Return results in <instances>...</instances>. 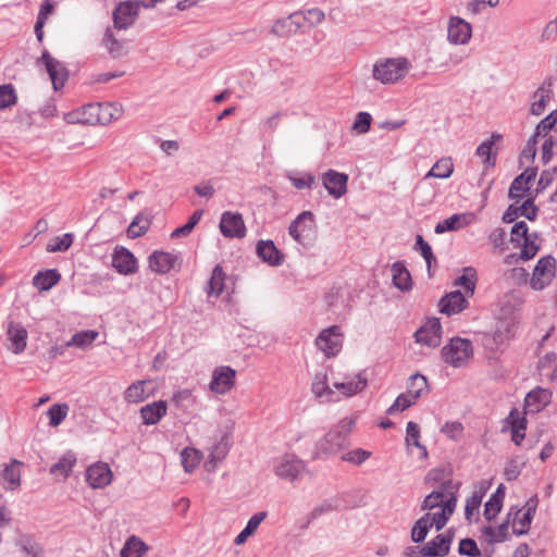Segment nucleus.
Wrapping results in <instances>:
<instances>
[{
  "label": "nucleus",
  "instance_id": "obj_1",
  "mask_svg": "<svg viewBox=\"0 0 557 557\" xmlns=\"http://www.w3.org/2000/svg\"><path fill=\"white\" fill-rule=\"evenodd\" d=\"M410 69V61L404 57L380 59L373 65L372 76L384 85H391L403 79Z\"/></svg>",
  "mask_w": 557,
  "mask_h": 557
},
{
  "label": "nucleus",
  "instance_id": "obj_2",
  "mask_svg": "<svg viewBox=\"0 0 557 557\" xmlns=\"http://www.w3.org/2000/svg\"><path fill=\"white\" fill-rule=\"evenodd\" d=\"M442 357L454 368L465 367L473 356L472 343L467 338L454 337L442 348Z\"/></svg>",
  "mask_w": 557,
  "mask_h": 557
},
{
  "label": "nucleus",
  "instance_id": "obj_3",
  "mask_svg": "<svg viewBox=\"0 0 557 557\" xmlns=\"http://www.w3.org/2000/svg\"><path fill=\"white\" fill-rule=\"evenodd\" d=\"M306 470L305 461L295 455H283L273 461L275 475L288 482L300 480Z\"/></svg>",
  "mask_w": 557,
  "mask_h": 557
},
{
  "label": "nucleus",
  "instance_id": "obj_4",
  "mask_svg": "<svg viewBox=\"0 0 557 557\" xmlns=\"http://www.w3.org/2000/svg\"><path fill=\"white\" fill-rule=\"evenodd\" d=\"M346 444L347 440L344 437V432L339 433L332 429L317 442L312 457L314 459L327 458L343 449Z\"/></svg>",
  "mask_w": 557,
  "mask_h": 557
},
{
  "label": "nucleus",
  "instance_id": "obj_5",
  "mask_svg": "<svg viewBox=\"0 0 557 557\" xmlns=\"http://www.w3.org/2000/svg\"><path fill=\"white\" fill-rule=\"evenodd\" d=\"M556 260L550 255L542 257L534 270L530 281L531 287L541 290L549 285L555 277Z\"/></svg>",
  "mask_w": 557,
  "mask_h": 557
},
{
  "label": "nucleus",
  "instance_id": "obj_6",
  "mask_svg": "<svg viewBox=\"0 0 557 557\" xmlns=\"http://www.w3.org/2000/svg\"><path fill=\"white\" fill-rule=\"evenodd\" d=\"M36 64L45 65L54 90H59L64 86L69 77V72L65 66L59 60L53 58L47 50L42 52Z\"/></svg>",
  "mask_w": 557,
  "mask_h": 557
},
{
  "label": "nucleus",
  "instance_id": "obj_7",
  "mask_svg": "<svg viewBox=\"0 0 557 557\" xmlns=\"http://www.w3.org/2000/svg\"><path fill=\"white\" fill-rule=\"evenodd\" d=\"M315 345L327 357L336 356L343 346V334L337 325L323 330L315 339Z\"/></svg>",
  "mask_w": 557,
  "mask_h": 557
},
{
  "label": "nucleus",
  "instance_id": "obj_8",
  "mask_svg": "<svg viewBox=\"0 0 557 557\" xmlns=\"http://www.w3.org/2000/svg\"><path fill=\"white\" fill-rule=\"evenodd\" d=\"M236 380V371L228 366H221L213 370L210 382V391L214 394L223 395L230 392Z\"/></svg>",
  "mask_w": 557,
  "mask_h": 557
},
{
  "label": "nucleus",
  "instance_id": "obj_9",
  "mask_svg": "<svg viewBox=\"0 0 557 557\" xmlns=\"http://www.w3.org/2000/svg\"><path fill=\"white\" fill-rule=\"evenodd\" d=\"M220 231L228 238L245 237L246 226L243 215L238 212L225 211L221 216Z\"/></svg>",
  "mask_w": 557,
  "mask_h": 557
},
{
  "label": "nucleus",
  "instance_id": "obj_10",
  "mask_svg": "<svg viewBox=\"0 0 557 557\" xmlns=\"http://www.w3.org/2000/svg\"><path fill=\"white\" fill-rule=\"evenodd\" d=\"M314 228V215L311 211H302L289 225V235L298 243L302 244L304 240L310 235Z\"/></svg>",
  "mask_w": 557,
  "mask_h": 557
},
{
  "label": "nucleus",
  "instance_id": "obj_11",
  "mask_svg": "<svg viewBox=\"0 0 557 557\" xmlns=\"http://www.w3.org/2000/svg\"><path fill=\"white\" fill-rule=\"evenodd\" d=\"M148 262L150 269L158 274H166L177 265H181V259L177 253L159 250L150 255Z\"/></svg>",
  "mask_w": 557,
  "mask_h": 557
},
{
  "label": "nucleus",
  "instance_id": "obj_12",
  "mask_svg": "<svg viewBox=\"0 0 557 557\" xmlns=\"http://www.w3.org/2000/svg\"><path fill=\"white\" fill-rule=\"evenodd\" d=\"M322 183L329 195L338 199L347 193L348 175L335 170H327L322 175Z\"/></svg>",
  "mask_w": 557,
  "mask_h": 557
},
{
  "label": "nucleus",
  "instance_id": "obj_13",
  "mask_svg": "<svg viewBox=\"0 0 557 557\" xmlns=\"http://www.w3.org/2000/svg\"><path fill=\"white\" fill-rule=\"evenodd\" d=\"M111 468L106 462H96L86 470V481L92 488H103L112 481Z\"/></svg>",
  "mask_w": 557,
  "mask_h": 557
},
{
  "label": "nucleus",
  "instance_id": "obj_14",
  "mask_svg": "<svg viewBox=\"0 0 557 557\" xmlns=\"http://www.w3.org/2000/svg\"><path fill=\"white\" fill-rule=\"evenodd\" d=\"M442 325L440 319L431 318L416 333V341L429 347H437L441 344Z\"/></svg>",
  "mask_w": 557,
  "mask_h": 557
},
{
  "label": "nucleus",
  "instance_id": "obj_15",
  "mask_svg": "<svg viewBox=\"0 0 557 557\" xmlns=\"http://www.w3.org/2000/svg\"><path fill=\"white\" fill-rule=\"evenodd\" d=\"M139 3L138 2H122L113 12L114 27L117 29H126L134 24L138 14Z\"/></svg>",
  "mask_w": 557,
  "mask_h": 557
},
{
  "label": "nucleus",
  "instance_id": "obj_16",
  "mask_svg": "<svg viewBox=\"0 0 557 557\" xmlns=\"http://www.w3.org/2000/svg\"><path fill=\"white\" fill-rule=\"evenodd\" d=\"M472 35L470 23L458 16H453L448 23V40L455 45L467 44Z\"/></svg>",
  "mask_w": 557,
  "mask_h": 557
},
{
  "label": "nucleus",
  "instance_id": "obj_17",
  "mask_svg": "<svg viewBox=\"0 0 557 557\" xmlns=\"http://www.w3.org/2000/svg\"><path fill=\"white\" fill-rule=\"evenodd\" d=\"M467 295L460 290H454L446 294L440 300V311L447 315L457 314L468 307Z\"/></svg>",
  "mask_w": 557,
  "mask_h": 557
},
{
  "label": "nucleus",
  "instance_id": "obj_18",
  "mask_svg": "<svg viewBox=\"0 0 557 557\" xmlns=\"http://www.w3.org/2000/svg\"><path fill=\"white\" fill-rule=\"evenodd\" d=\"M166 412L168 404L165 400H156L143 406L139 409L141 422L145 425L157 424L166 414Z\"/></svg>",
  "mask_w": 557,
  "mask_h": 557
},
{
  "label": "nucleus",
  "instance_id": "obj_19",
  "mask_svg": "<svg viewBox=\"0 0 557 557\" xmlns=\"http://www.w3.org/2000/svg\"><path fill=\"white\" fill-rule=\"evenodd\" d=\"M113 268L121 274H132L137 270V261L134 255L126 248L121 247L114 250L112 257Z\"/></svg>",
  "mask_w": 557,
  "mask_h": 557
},
{
  "label": "nucleus",
  "instance_id": "obj_20",
  "mask_svg": "<svg viewBox=\"0 0 557 557\" xmlns=\"http://www.w3.org/2000/svg\"><path fill=\"white\" fill-rule=\"evenodd\" d=\"M304 27L298 12L289 14L287 17L275 21L271 28V33L278 37H287L295 34L299 28Z\"/></svg>",
  "mask_w": 557,
  "mask_h": 557
},
{
  "label": "nucleus",
  "instance_id": "obj_21",
  "mask_svg": "<svg viewBox=\"0 0 557 557\" xmlns=\"http://www.w3.org/2000/svg\"><path fill=\"white\" fill-rule=\"evenodd\" d=\"M454 540V532L447 530L445 533L436 535L432 541L425 544L426 554L430 557H443L449 553L451 542Z\"/></svg>",
  "mask_w": 557,
  "mask_h": 557
},
{
  "label": "nucleus",
  "instance_id": "obj_22",
  "mask_svg": "<svg viewBox=\"0 0 557 557\" xmlns=\"http://www.w3.org/2000/svg\"><path fill=\"white\" fill-rule=\"evenodd\" d=\"M536 177V168L525 169L523 173L518 175L510 185L509 198L519 201L523 193L529 190V184Z\"/></svg>",
  "mask_w": 557,
  "mask_h": 557
},
{
  "label": "nucleus",
  "instance_id": "obj_23",
  "mask_svg": "<svg viewBox=\"0 0 557 557\" xmlns=\"http://www.w3.org/2000/svg\"><path fill=\"white\" fill-rule=\"evenodd\" d=\"M258 257L272 267L281 265L283 255L276 248L273 240H259L256 247Z\"/></svg>",
  "mask_w": 557,
  "mask_h": 557
},
{
  "label": "nucleus",
  "instance_id": "obj_24",
  "mask_svg": "<svg viewBox=\"0 0 557 557\" xmlns=\"http://www.w3.org/2000/svg\"><path fill=\"white\" fill-rule=\"evenodd\" d=\"M150 380H138L132 383L123 394L124 400L128 404H138L148 398L152 392L148 391Z\"/></svg>",
  "mask_w": 557,
  "mask_h": 557
},
{
  "label": "nucleus",
  "instance_id": "obj_25",
  "mask_svg": "<svg viewBox=\"0 0 557 557\" xmlns=\"http://www.w3.org/2000/svg\"><path fill=\"white\" fill-rule=\"evenodd\" d=\"M550 399L552 393L548 389L537 387L527 394L525 408L531 412H539L550 403Z\"/></svg>",
  "mask_w": 557,
  "mask_h": 557
},
{
  "label": "nucleus",
  "instance_id": "obj_26",
  "mask_svg": "<svg viewBox=\"0 0 557 557\" xmlns=\"http://www.w3.org/2000/svg\"><path fill=\"white\" fill-rule=\"evenodd\" d=\"M552 78H546L544 83L534 91L533 101L531 103L530 112L533 115H541L546 107V101L552 94Z\"/></svg>",
  "mask_w": 557,
  "mask_h": 557
},
{
  "label": "nucleus",
  "instance_id": "obj_27",
  "mask_svg": "<svg viewBox=\"0 0 557 557\" xmlns=\"http://www.w3.org/2000/svg\"><path fill=\"white\" fill-rule=\"evenodd\" d=\"M102 46L113 59L122 58L128 53L127 42L116 39L111 28L106 29Z\"/></svg>",
  "mask_w": 557,
  "mask_h": 557
},
{
  "label": "nucleus",
  "instance_id": "obj_28",
  "mask_svg": "<svg viewBox=\"0 0 557 557\" xmlns=\"http://www.w3.org/2000/svg\"><path fill=\"white\" fill-rule=\"evenodd\" d=\"M98 103H88L67 115V122L86 125H97Z\"/></svg>",
  "mask_w": 557,
  "mask_h": 557
},
{
  "label": "nucleus",
  "instance_id": "obj_29",
  "mask_svg": "<svg viewBox=\"0 0 557 557\" xmlns=\"http://www.w3.org/2000/svg\"><path fill=\"white\" fill-rule=\"evenodd\" d=\"M230 445L226 436H222L216 443H214L209 451L208 460L206 461V468L208 471L214 470L216 465L221 462L228 454Z\"/></svg>",
  "mask_w": 557,
  "mask_h": 557
},
{
  "label": "nucleus",
  "instance_id": "obj_30",
  "mask_svg": "<svg viewBox=\"0 0 557 557\" xmlns=\"http://www.w3.org/2000/svg\"><path fill=\"white\" fill-rule=\"evenodd\" d=\"M367 384V377L362 373H358L346 382H335L333 386L341 391L344 396L350 397L364 389Z\"/></svg>",
  "mask_w": 557,
  "mask_h": 557
},
{
  "label": "nucleus",
  "instance_id": "obj_31",
  "mask_svg": "<svg viewBox=\"0 0 557 557\" xmlns=\"http://www.w3.org/2000/svg\"><path fill=\"white\" fill-rule=\"evenodd\" d=\"M8 336L14 354H21L26 348L27 331L18 323H10Z\"/></svg>",
  "mask_w": 557,
  "mask_h": 557
},
{
  "label": "nucleus",
  "instance_id": "obj_32",
  "mask_svg": "<svg viewBox=\"0 0 557 557\" xmlns=\"http://www.w3.org/2000/svg\"><path fill=\"white\" fill-rule=\"evenodd\" d=\"M512 522V531L516 535H524L529 532L530 525L532 522V517L529 513H524L522 509H517L513 511V508L507 515V520Z\"/></svg>",
  "mask_w": 557,
  "mask_h": 557
},
{
  "label": "nucleus",
  "instance_id": "obj_33",
  "mask_svg": "<svg viewBox=\"0 0 557 557\" xmlns=\"http://www.w3.org/2000/svg\"><path fill=\"white\" fill-rule=\"evenodd\" d=\"M448 488H455V484L451 480H447L441 484L440 490L433 491L429 494L424 500L422 502L421 509L422 510H433L436 507H441L443 505V499L445 497V493Z\"/></svg>",
  "mask_w": 557,
  "mask_h": 557
},
{
  "label": "nucleus",
  "instance_id": "obj_34",
  "mask_svg": "<svg viewBox=\"0 0 557 557\" xmlns=\"http://www.w3.org/2000/svg\"><path fill=\"white\" fill-rule=\"evenodd\" d=\"M476 282V270L473 267H466L462 274L455 280L454 285L463 287L465 295L471 297L475 292Z\"/></svg>",
  "mask_w": 557,
  "mask_h": 557
},
{
  "label": "nucleus",
  "instance_id": "obj_35",
  "mask_svg": "<svg viewBox=\"0 0 557 557\" xmlns=\"http://www.w3.org/2000/svg\"><path fill=\"white\" fill-rule=\"evenodd\" d=\"M23 463L16 459H12L9 465L5 466L2 478L7 482V490H17L21 486V466Z\"/></svg>",
  "mask_w": 557,
  "mask_h": 557
},
{
  "label": "nucleus",
  "instance_id": "obj_36",
  "mask_svg": "<svg viewBox=\"0 0 557 557\" xmlns=\"http://www.w3.org/2000/svg\"><path fill=\"white\" fill-rule=\"evenodd\" d=\"M311 391L315 397H324L326 401L338 400V398L335 397L334 391L327 385L325 373L315 374L314 380L312 382Z\"/></svg>",
  "mask_w": 557,
  "mask_h": 557
},
{
  "label": "nucleus",
  "instance_id": "obj_37",
  "mask_svg": "<svg viewBox=\"0 0 557 557\" xmlns=\"http://www.w3.org/2000/svg\"><path fill=\"white\" fill-rule=\"evenodd\" d=\"M97 125H108L122 115V110L114 103H98Z\"/></svg>",
  "mask_w": 557,
  "mask_h": 557
},
{
  "label": "nucleus",
  "instance_id": "obj_38",
  "mask_svg": "<svg viewBox=\"0 0 557 557\" xmlns=\"http://www.w3.org/2000/svg\"><path fill=\"white\" fill-rule=\"evenodd\" d=\"M394 285L400 290H409L412 287L411 275L401 262H395L392 267Z\"/></svg>",
  "mask_w": 557,
  "mask_h": 557
},
{
  "label": "nucleus",
  "instance_id": "obj_39",
  "mask_svg": "<svg viewBox=\"0 0 557 557\" xmlns=\"http://www.w3.org/2000/svg\"><path fill=\"white\" fill-rule=\"evenodd\" d=\"M406 445L407 447L414 446L420 450V458H428V449L420 443V426L413 421H409L406 428Z\"/></svg>",
  "mask_w": 557,
  "mask_h": 557
},
{
  "label": "nucleus",
  "instance_id": "obj_40",
  "mask_svg": "<svg viewBox=\"0 0 557 557\" xmlns=\"http://www.w3.org/2000/svg\"><path fill=\"white\" fill-rule=\"evenodd\" d=\"M60 274L57 270H47L38 272L33 277V285L39 290H49L60 281Z\"/></svg>",
  "mask_w": 557,
  "mask_h": 557
},
{
  "label": "nucleus",
  "instance_id": "obj_41",
  "mask_svg": "<svg viewBox=\"0 0 557 557\" xmlns=\"http://www.w3.org/2000/svg\"><path fill=\"white\" fill-rule=\"evenodd\" d=\"M76 463V456L72 451L65 453L57 463L50 468V473L66 479Z\"/></svg>",
  "mask_w": 557,
  "mask_h": 557
},
{
  "label": "nucleus",
  "instance_id": "obj_42",
  "mask_svg": "<svg viewBox=\"0 0 557 557\" xmlns=\"http://www.w3.org/2000/svg\"><path fill=\"white\" fill-rule=\"evenodd\" d=\"M148 552V546L139 537L132 535L121 550V557H143Z\"/></svg>",
  "mask_w": 557,
  "mask_h": 557
},
{
  "label": "nucleus",
  "instance_id": "obj_43",
  "mask_svg": "<svg viewBox=\"0 0 557 557\" xmlns=\"http://www.w3.org/2000/svg\"><path fill=\"white\" fill-rule=\"evenodd\" d=\"M516 324L513 321H499L493 334V339L497 345H504L513 337Z\"/></svg>",
  "mask_w": 557,
  "mask_h": 557
},
{
  "label": "nucleus",
  "instance_id": "obj_44",
  "mask_svg": "<svg viewBox=\"0 0 557 557\" xmlns=\"http://www.w3.org/2000/svg\"><path fill=\"white\" fill-rule=\"evenodd\" d=\"M432 527L431 513L428 512L416 521L411 529V540L414 543L423 542Z\"/></svg>",
  "mask_w": 557,
  "mask_h": 557
},
{
  "label": "nucleus",
  "instance_id": "obj_45",
  "mask_svg": "<svg viewBox=\"0 0 557 557\" xmlns=\"http://www.w3.org/2000/svg\"><path fill=\"white\" fill-rule=\"evenodd\" d=\"M454 171L453 160L450 158H442L435 162L432 169L425 174L424 180L430 177L448 178Z\"/></svg>",
  "mask_w": 557,
  "mask_h": 557
},
{
  "label": "nucleus",
  "instance_id": "obj_46",
  "mask_svg": "<svg viewBox=\"0 0 557 557\" xmlns=\"http://www.w3.org/2000/svg\"><path fill=\"white\" fill-rule=\"evenodd\" d=\"M99 336V333L95 330H86L75 333L72 338L66 342V347H77L85 349L89 347L94 341Z\"/></svg>",
  "mask_w": 557,
  "mask_h": 557
},
{
  "label": "nucleus",
  "instance_id": "obj_47",
  "mask_svg": "<svg viewBox=\"0 0 557 557\" xmlns=\"http://www.w3.org/2000/svg\"><path fill=\"white\" fill-rule=\"evenodd\" d=\"M502 136L499 134H493L490 139L483 141L476 148V156L484 158L483 162L487 166H494L496 157L493 154L492 149L496 140H499Z\"/></svg>",
  "mask_w": 557,
  "mask_h": 557
},
{
  "label": "nucleus",
  "instance_id": "obj_48",
  "mask_svg": "<svg viewBox=\"0 0 557 557\" xmlns=\"http://www.w3.org/2000/svg\"><path fill=\"white\" fill-rule=\"evenodd\" d=\"M508 524L509 520H506L496 529L492 527H484L482 529V533L490 544L504 542L508 539Z\"/></svg>",
  "mask_w": 557,
  "mask_h": 557
},
{
  "label": "nucleus",
  "instance_id": "obj_49",
  "mask_svg": "<svg viewBox=\"0 0 557 557\" xmlns=\"http://www.w3.org/2000/svg\"><path fill=\"white\" fill-rule=\"evenodd\" d=\"M225 273L221 265H215L208 283V294L219 297L224 290Z\"/></svg>",
  "mask_w": 557,
  "mask_h": 557
},
{
  "label": "nucleus",
  "instance_id": "obj_50",
  "mask_svg": "<svg viewBox=\"0 0 557 557\" xmlns=\"http://www.w3.org/2000/svg\"><path fill=\"white\" fill-rule=\"evenodd\" d=\"M428 380L424 375L416 373L409 377L407 384V393L413 398L418 399L423 393L428 391Z\"/></svg>",
  "mask_w": 557,
  "mask_h": 557
},
{
  "label": "nucleus",
  "instance_id": "obj_51",
  "mask_svg": "<svg viewBox=\"0 0 557 557\" xmlns=\"http://www.w3.org/2000/svg\"><path fill=\"white\" fill-rule=\"evenodd\" d=\"M182 465L186 472H193L201 460V453L195 448H184L182 454Z\"/></svg>",
  "mask_w": 557,
  "mask_h": 557
},
{
  "label": "nucleus",
  "instance_id": "obj_52",
  "mask_svg": "<svg viewBox=\"0 0 557 557\" xmlns=\"http://www.w3.org/2000/svg\"><path fill=\"white\" fill-rule=\"evenodd\" d=\"M149 226H150V221L147 218H145L143 214H137L127 228V236L129 238L140 237L144 234H146Z\"/></svg>",
  "mask_w": 557,
  "mask_h": 557
},
{
  "label": "nucleus",
  "instance_id": "obj_53",
  "mask_svg": "<svg viewBox=\"0 0 557 557\" xmlns=\"http://www.w3.org/2000/svg\"><path fill=\"white\" fill-rule=\"evenodd\" d=\"M69 410H70V407L65 403L52 405L47 411V416L49 418V424L51 426L60 425L62 423V421L66 418Z\"/></svg>",
  "mask_w": 557,
  "mask_h": 557
},
{
  "label": "nucleus",
  "instance_id": "obj_54",
  "mask_svg": "<svg viewBox=\"0 0 557 557\" xmlns=\"http://www.w3.org/2000/svg\"><path fill=\"white\" fill-rule=\"evenodd\" d=\"M203 210L202 209H199V210H196L190 216H189V220L186 224H184L183 226H180L177 228H175L171 236L173 238H176V237H181V236H187L188 234L191 233V231L194 230V227L198 224V222L201 220L202 215H203Z\"/></svg>",
  "mask_w": 557,
  "mask_h": 557
},
{
  "label": "nucleus",
  "instance_id": "obj_55",
  "mask_svg": "<svg viewBox=\"0 0 557 557\" xmlns=\"http://www.w3.org/2000/svg\"><path fill=\"white\" fill-rule=\"evenodd\" d=\"M557 124V111H554L549 113L545 119H543L535 127V132L533 136L536 138L539 137H546L547 134L554 129L555 125Z\"/></svg>",
  "mask_w": 557,
  "mask_h": 557
},
{
  "label": "nucleus",
  "instance_id": "obj_56",
  "mask_svg": "<svg viewBox=\"0 0 557 557\" xmlns=\"http://www.w3.org/2000/svg\"><path fill=\"white\" fill-rule=\"evenodd\" d=\"M73 244V234L66 233L62 236L54 237L48 245L47 250L49 252L65 251Z\"/></svg>",
  "mask_w": 557,
  "mask_h": 557
},
{
  "label": "nucleus",
  "instance_id": "obj_57",
  "mask_svg": "<svg viewBox=\"0 0 557 557\" xmlns=\"http://www.w3.org/2000/svg\"><path fill=\"white\" fill-rule=\"evenodd\" d=\"M461 220H466L465 214H453L451 216L445 219L442 222H438L435 226V233L442 234L448 231H456L460 227L459 222Z\"/></svg>",
  "mask_w": 557,
  "mask_h": 557
},
{
  "label": "nucleus",
  "instance_id": "obj_58",
  "mask_svg": "<svg viewBox=\"0 0 557 557\" xmlns=\"http://www.w3.org/2000/svg\"><path fill=\"white\" fill-rule=\"evenodd\" d=\"M416 398L409 393L400 394L394 401V404L386 410L387 414H394L396 411H404L416 403Z\"/></svg>",
  "mask_w": 557,
  "mask_h": 557
},
{
  "label": "nucleus",
  "instance_id": "obj_59",
  "mask_svg": "<svg viewBox=\"0 0 557 557\" xmlns=\"http://www.w3.org/2000/svg\"><path fill=\"white\" fill-rule=\"evenodd\" d=\"M17 97L11 84L0 86V110L16 103Z\"/></svg>",
  "mask_w": 557,
  "mask_h": 557
},
{
  "label": "nucleus",
  "instance_id": "obj_60",
  "mask_svg": "<svg viewBox=\"0 0 557 557\" xmlns=\"http://www.w3.org/2000/svg\"><path fill=\"white\" fill-rule=\"evenodd\" d=\"M441 432L453 441H459L463 434V425L458 421L446 422Z\"/></svg>",
  "mask_w": 557,
  "mask_h": 557
},
{
  "label": "nucleus",
  "instance_id": "obj_61",
  "mask_svg": "<svg viewBox=\"0 0 557 557\" xmlns=\"http://www.w3.org/2000/svg\"><path fill=\"white\" fill-rule=\"evenodd\" d=\"M414 248L420 251L421 256L423 257L428 264V268L430 269L432 262H435L436 260L432 252L431 246L423 239L421 235H417Z\"/></svg>",
  "mask_w": 557,
  "mask_h": 557
},
{
  "label": "nucleus",
  "instance_id": "obj_62",
  "mask_svg": "<svg viewBox=\"0 0 557 557\" xmlns=\"http://www.w3.org/2000/svg\"><path fill=\"white\" fill-rule=\"evenodd\" d=\"M299 14L300 21L304 23V25L308 23L310 26H314L320 24L324 20L323 11L318 8H312Z\"/></svg>",
  "mask_w": 557,
  "mask_h": 557
},
{
  "label": "nucleus",
  "instance_id": "obj_63",
  "mask_svg": "<svg viewBox=\"0 0 557 557\" xmlns=\"http://www.w3.org/2000/svg\"><path fill=\"white\" fill-rule=\"evenodd\" d=\"M370 455L371 453L368 450H364L362 448H356L344 454L342 456V460L359 466L363 463L370 457Z\"/></svg>",
  "mask_w": 557,
  "mask_h": 557
},
{
  "label": "nucleus",
  "instance_id": "obj_64",
  "mask_svg": "<svg viewBox=\"0 0 557 557\" xmlns=\"http://www.w3.org/2000/svg\"><path fill=\"white\" fill-rule=\"evenodd\" d=\"M372 122V116L368 112H359L356 115L352 128L358 134H366L369 132Z\"/></svg>",
  "mask_w": 557,
  "mask_h": 557
}]
</instances>
